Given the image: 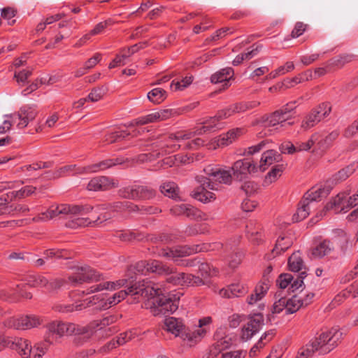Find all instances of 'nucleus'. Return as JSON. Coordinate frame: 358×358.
Wrapping results in <instances>:
<instances>
[{"label": "nucleus", "instance_id": "obj_62", "mask_svg": "<svg viewBox=\"0 0 358 358\" xmlns=\"http://www.w3.org/2000/svg\"><path fill=\"white\" fill-rule=\"evenodd\" d=\"M242 189L246 194L251 195L257 192L258 189V185L255 182L248 181L242 185Z\"/></svg>", "mask_w": 358, "mask_h": 358}, {"label": "nucleus", "instance_id": "obj_20", "mask_svg": "<svg viewBox=\"0 0 358 358\" xmlns=\"http://www.w3.org/2000/svg\"><path fill=\"white\" fill-rule=\"evenodd\" d=\"M215 343L213 348L218 352L228 348L232 343L231 337L226 334L224 328H220L214 336Z\"/></svg>", "mask_w": 358, "mask_h": 358}, {"label": "nucleus", "instance_id": "obj_31", "mask_svg": "<svg viewBox=\"0 0 358 358\" xmlns=\"http://www.w3.org/2000/svg\"><path fill=\"white\" fill-rule=\"evenodd\" d=\"M126 208L129 209V210L134 211L136 210H138L139 207L136 205H133L132 203H129V202H117L111 204H101L96 206V213H100L101 210H108V209H112L113 210H117L119 209H122Z\"/></svg>", "mask_w": 358, "mask_h": 358}, {"label": "nucleus", "instance_id": "obj_16", "mask_svg": "<svg viewBox=\"0 0 358 358\" xmlns=\"http://www.w3.org/2000/svg\"><path fill=\"white\" fill-rule=\"evenodd\" d=\"M264 325V317L262 314H254L249 317L248 322L242 329L241 338L243 341H248L254 334L259 331Z\"/></svg>", "mask_w": 358, "mask_h": 358}, {"label": "nucleus", "instance_id": "obj_22", "mask_svg": "<svg viewBox=\"0 0 358 358\" xmlns=\"http://www.w3.org/2000/svg\"><path fill=\"white\" fill-rule=\"evenodd\" d=\"M288 266L293 272H299L301 278L306 276L307 268L299 252H294L288 259Z\"/></svg>", "mask_w": 358, "mask_h": 358}, {"label": "nucleus", "instance_id": "obj_40", "mask_svg": "<svg viewBox=\"0 0 358 358\" xmlns=\"http://www.w3.org/2000/svg\"><path fill=\"white\" fill-rule=\"evenodd\" d=\"M292 244V241L290 237L287 236H281L279 238L276 242L275 247L273 250L272 252L273 254L278 255L281 251H285L287 248H289Z\"/></svg>", "mask_w": 358, "mask_h": 358}, {"label": "nucleus", "instance_id": "obj_12", "mask_svg": "<svg viewBox=\"0 0 358 358\" xmlns=\"http://www.w3.org/2000/svg\"><path fill=\"white\" fill-rule=\"evenodd\" d=\"M192 137H193V132L191 131H180L172 134L165 142L160 143L155 146L154 152H156L155 155L159 157L160 155L168 154L180 147V145L172 143L173 139L180 141L181 140L189 139Z\"/></svg>", "mask_w": 358, "mask_h": 358}, {"label": "nucleus", "instance_id": "obj_57", "mask_svg": "<svg viewBox=\"0 0 358 358\" xmlns=\"http://www.w3.org/2000/svg\"><path fill=\"white\" fill-rule=\"evenodd\" d=\"M129 134L123 131L111 132L106 136L105 141L108 143H113L125 138Z\"/></svg>", "mask_w": 358, "mask_h": 358}, {"label": "nucleus", "instance_id": "obj_29", "mask_svg": "<svg viewBox=\"0 0 358 358\" xmlns=\"http://www.w3.org/2000/svg\"><path fill=\"white\" fill-rule=\"evenodd\" d=\"M248 292V288L241 284H235L229 286L228 289H222L220 295L222 297L231 298L232 296L239 297Z\"/></svg>", "mask_w": 358, "mask_h": 358}, {"label": "nucleus", "instance_id": "obj_27", "mask_svg": "<svg viewBox=\"0 0 358 358\" xmlns=\"http://www.w3.org/2000/svg\"><path fill=\"white\" fill-rule=\"evenodd\" d=\"M331 189V188L329 186L318 187L315 189H313L306 192L303 199L310 201L312 203V206L315 208V201L320 199L322 197L327 196L329 194Z\"/></svg>", "mask_w": 358, "mask_h": 358}, {"label": "nucleus", "instance_id": "obj_4", "mask_svg": "<svg viewBox=\"0 0 358 358\" xmlns=\"http://www.w3.org/2000/svg\"><path fill=\"white\" fill-rule=\"evenodd\" d=\"M342 338L343 332L337 328L322 332L305 348H301L296 358H309L317 351H320V354H327L338 345Z\"/></svg>", "mask_w": 358, "mask_h": 358}, {"label": "nucleus", "instance_id": "obj_34", "mask_svg": "<svg viewBox=\"0 0 358 358\" xmlns=\"http://www.w3.org/2000/svg\"><path fill=\"white\" fill-rule=\"evenodd\" d=\"M333 250V244L329 241L324 240L312 250V255L315 257H322L329 255Z\"/></svg>", "mask_w": 358, "mask_h": 358}, {"label": "nucleus", "instance_id": "obj_46", "mask_svg": "<svg viewBox=\"0 0 358 358\" xmlns=\"http://www.w3.org/2000/svg\"><path fill=\"white\" fill-rule=\"evenodd\" d=\"M138 190L139 186L138 187H128L120 190V194L122 197L129 199H138Z\"/></svg>", "mask_w": 358, "mask_h": 358}, {"label": "nucleus", "instance_id": "obj_23", "mask_svg": "<svg viewBox=\"0 0 358 358\" xmlns=\"http://www.w3.org/2000/svg\"><path fill=\"white\" fill-rule=\"evenodd\" d=\"M339 131L337 130L332 131L327 134H320L317 141L316 148L320 152H324L329 149L333 145L334 141L338 137Z\"/></svg>", "mask_w": 358, "mask_h": 358}, {"label": "nucleus", "instance_id": "obj_17", "mask_svg": "<svg viewBox=\"0 0 358 358\" xmlns=\"http://www.w3.org/2000/svg\"><path fill=\"white\" fill-rule=\"evenodd\" d=\"M40 324V319L36 315H25L20 317H10L6 321V326L15 329H28Z\"/></svg>", "mask_w": 358, "mask_h": 358}, {"label": "nucleus", "instance_id": "obj_33", "mask_svg": "<svg viewBox=\"0 0 358 358\" xmlns=\"http://www.w3.org/2000/svg\"><path fill=\"white\" fill-rule=\"evenodd\" d=\"M315 208L312 206V203L305 200L304 199L301 202V206L298 208L296 214L293 216V220L294 222H299L303 220L310 214V211Z\"/></svg>", "mask_w": 358, "mask_h": 358}, {"label": "nucleus", "instance_id": "obj_54", "mask_svg": "<svg viewBox=\"0 0 358 358\" xmlns=\"http://www.w3.org/2000/svg\"><path fill=\"white\" fill-rule=\"evenodd\" d=\"M243 254L240 252H235L227 257L228 265L231 268H236L241 262Z\"/></svg>", "mask_w": 358, "mask_h": 358}, {"label": "nucleus", "instance_id": "obj_7", "mask_svg": "<svg viewBox=\"0 0 358 358\" xmlns=\"http://www.w3.org/2000/svg\"><path fill=\"white\" fill-rule=\"evenodd\" d=\"M210 245L203 244L196 245L194 248L188 246H176L174 248H160L157 250V255L159 257L168 259L176 261L178 258L190 255L193 253L207 251L210 249Z\"/></svg>", "mask_w": 358, "mask_h": 358}, {"label": "nucleus", "instance_id": "obj_45", "mask_svg": "<svg viewBox=\"0 0 358 358\" xmlns=\"http://www.w3.org/2000/svg\"><path fill=\"white\" fill-rule=\"evenodd\" d=\"M178 187L174 182L164 183L161 186V192L165 196L175 199L177 196Z\"/></svg>", "mask_w": 358, "mask_h": 358}, {"label": "nucleus", "instance_id": "obj_41", "mask_svg": "<svg viewBox=\"0 0 358 358\" xmlns=\"http://www.w3.org/2000/svg\"><path fill=\"white\" fill-rule=\"evenodd\" d=\"M331 110V107L330 104L327 103H322L313 110L314 115L317 117L318 116L320 121L327 117L329 115Z\"/></svg>", "mask_w": 358, "mask_h": 358}, {"label": "nucleus", "instance_id": "obj_56", "mask_svg": "<svg viewBox=\"0 0 358 358\" xmlns=\"http://www.w3.org/2000/svg\"><path fill=\"white\" fill-rule=\"evenodd\" d=\"M37 113L36 110L31 107H23L20 109L18 113V117H22L27 118L29 121L33 120Z\"/></svg>", "mask_w": 358, "mask_h": 358}, {"label": "nucleus", "instance_id": "obj_24", "mask_svg": "<svg viewBox=\"0 0 358 358\" xmlns=\"http://www.w3.org/2000/svg\"><path fill=\"white\" fill-rule=\"evenodd\" d=\"M8 341H10V344L8 347L17 350L21 357L23 358L31 357L32 350L27 340H24L21 338H15L13 341L9 339H8Z\"/></svg>", "mask_w": 358, "mask_h": 358}, {"label": "nucleus", "instance_id": "obj_15", "mask_svg": "<svg viewBox=\"0 0 358 358\" xmlns=\"http://www.w3.org/2000/svg\"><path fill=\"white\" fill-rule=\"evenodd\" d=\"M179 114L177 109H165L140 117L135 122L136 124H146L164 121Z\"/></svg>", "mask_w": 358, "mask_h": 358}, {"label": "nucleus", "instance_id": "obj_14", "mask_svg": "<svg viewBox=\"0 0 358 358\" xmlns=\"http://www.w3.org/2000/svg\"><path fill=\"white\" fill-rule=\"evenodd\" d=\"M136 269L141 273L151 272L164 275L173 272V267L155 259L138 262L136 265Z\"/></svg>", "mask_w": 358, "mask_h": 358}, {"label": "nucleus", "instance_id": "obj_19", "mask_svg": "<svg viewBox=\"0 0 358 358\" xmlns=\"http://www.w3.org/2000/svg\"><path fill=\"white\" fill-rule=\"evenodd\" d=\"M117 185L113 179L106 176H100L92 178L87 185L90 191H105Z\"/></svg>", "mask_w": 358, "mask_h": 358}, {"label": "nucleus", "instance_id": "obj_26", "mask_svg": "<svg viewBox=\"0 0 358 358\" xmlns=\"http://www.w3.org/2000/svg\"><path fill=\"white\" fill-rule=\"evenodd\" d=\"M280 160V155L278 154L276 151L268 150L263 153L259 162V165L257 166L258 170L264 171L268 166Z\"/></svg>", "mask_w": 358, "mask_h": 358}, {"label": "nucleus", "instance_id": "obj_3", "mask_svg": "<svg viewBox=\"0 0 358 358\" xmlns=\"http://www.w3.org/2000/svg\"><path fill=\"white\" fill-rule=\"evenodd\" d=\"M94 207L90 205L78 206L60 204L58 206H52L46 212L42 213L37 217H34V222H45L59 215H69L73 217L66 223L69 228H77L80 227H86L92 222L89 218L83 216L90 213Z\"/></svg>", "mask_w": 358, "mask_h": 358}, {"label": "nucleus", "instance_id": "obj_2", "mask_svg": "<svg viewBox=\"0 0 358 358\" xmlns=\"http://www.w3.org/2000/svg\"><path fill=\"white\" fill-rule=\"evenodd\" d=\"M139 295L147 299L145 306L151 313L157 315L170 314L178 308L180 296L169 294L165 296L159 286L152 282H138L130 286L127 290H121L111 296L107 297V301L102 303L101 308H109L125 299L129 295Z\"/></svg>", "mask_w": 358, "mask_h": 358}, {"label": "nucleus", "instance_id": "obj_37", "mask_svg": "<svg viewBox=\"0 0 358 358\" xmlns=\"http://www.w3.org/2000/svg\"><path fill=\"white\" fill-rule=\"evenodd\" d=\"M27 282L29 285L34 287H45L48 289L49 280L40 274H32L27 277Z\"/></svg>", "mask_w": 358, "mask_h": 358}, {"label": "nucleus", "instance_id": "obj_42", "mask_svg": "<svg viewBox=\"0 0 358 358\" xmlns=\"http://www.w3.org/2000/svg\"><path fill=\"white\" fill-rule=\"evenodd\" d=\"M31 74L32 69L28 68L20 71H15L14 78L19 85H23L27 83V79L31 76Z\"/></svg>", "mask_w": 358, "mask_h": 358}, {"label": "nucleus", "instance_id": "obj_21", "mask_svg": "<svg viewBox=\"0 0 358 358\" xmlns=\"http://www.w3.org/2000/svg\"><path fill=\"white\" fill-rule=\"evenodd\" d=\"M245 132L243 128H236L229 131L227 133L224 134L218 137L217 139L214 141L216 145L213 146L215 149L216 146H227L235 141L239 136H242Z\"/></svg>", "mask_w": 358, "mask_h": 358}, {"label": "nucleus", "instance_id": "obj_5", "mask_svg": "<svg viewBox=\"0 0 358 358\" xmlns=\"http://www.w3.org/2000/svg\"><path fill=\"white\" fill-rule=\"evenodd\" d=\"M212 322L210 317H206L199 321L198 329L192 332L187 331L183 323L176 317H168L164 320V326L166 331L180 337L182 340H187L191 343H196L200 341L209 330L210 324Z\"/></svg>", "mask_w": 358, "mask_h": 358}, {"label": "nucleus", "instance_id": "obj_18", "mask_svg": "<svg viewBox=\"0 0 358 358\" xmlns=\"http://www.w3.org/2000/svg\"><path fill=\"white\" fill-rule=\"evenodd\" d=\"M127 284V279H120L115 282L106 281L94 285L89 287L85 291L82 292V295H88L94 292H101L103 290H117Z\"/></svg>", "mask_w": 358, "mask_h": 358}, {"label": "nucleus", "instance_id": "obj_11", "mask_svg": "<svg viewBox=\"0 0 358 358\" xmlns=\"http://www.w3.org/2000/svg\"><path fill=\"white\" fill-rule=\"evenodd\" d=\"M69 279L73 285H78L83 282L99 281L101 279V275L90 266H84L76 267L73 274Z\"/></svg>", "mask_w": 358, "mask_h": 358}, {"label": "nucleus", "instance_id": "obj_51", "mask_svg": "<svg viewBox=\"0 0 358 358\" xmlns=\"http://www.w3.org/2000/svg\"><path fill=\"white\" fill-rule=\"evenodd\" d=\"M352 56L349 55H338L329 62V65L336 67H341L345 64L350 62L352 60Z\"/></svg>", "mask_w": 358, "mask_h": 358}, {"label": "nucleus", "instance_id": "obj_61", "mask_svg": "<svg viewBox=\"0 0 358 358\" xmlns=\"http://www.w3.org/2000/svg\"><path fill=\"white\" fill-rule=\"evenodd\" d=\"M4 208L6 209V212L8 213H25L29 210V208L27 206L20 204H17L15 206L11 205L10 206H6Z\"/></svg>", "mask_w": 358, "mask_h": 358}, {"label": "nucleus", "instance_id": "obj_28", "mask_svg": "<svg viewBox=\"0 0 358 358\" xmlns=\"http://www.w3.org/2000/svg\"><path fill=\"white\" fill-rule=\"evenodd\" d=\"M234 76V70L231 68L222 69L211 76L213 83H224V87H228L229 80Z\"/></svg>", "mask_w": 358, "mask_h": 358}, {"label": "nucleus", "instance_id": "obj_47", "mask_svg": "<svg viewBox=\"0 0 358 358\" xmlns=\"http://www.w3.org/2000/svg\"><path fill=\"white\" fill-rule=\"evenodd\" d=\"M319 138V134L315 133L311 136L310 138L303 143H297V151H307L309 150L315 144H317V141Z\"/></svg>", "mask_w": 358, "mask_h": 358}, {"label": "nucleus", "instance_id": "obj_50", "mask_svg": "<svg viewBox=\"0 0 358 358\" xmlns=\"http://www.w3.org/2000/svg\"><path fill=\"white\" fill-rule=\"evenodd\" d=\"M109 24H110V21H108V20L99 22V24H97L95 26V27L89 34L85 35L81 40L86 41V40L90 39L91 36H94V35L101 34L103 31V30L105 29V28Z\"/></svg>", "mask_w": 358, "mask_h": 358}, {"label": "nucleus", "instance_id": "obj_30", "mask_svg": "<svg viewBox=\"0 0 358 358\" xmlns=\"http://www.w3.org/2000/svg\"><path fill=\"white\" fill-rule=\"evenodd\" d=\"M170 211L174 215H185L188 217H194L197 213L195 208L185 203L177 204L173 206Z\"/></svg>", "mask_w": 358, "mask_h": 358}, {"label": "nucleus", "instance_id": "obj_64", "mask_svg": "<svg viewBox=\"0 0 358 358\" xmlns=\"http://www.w3.org/2000/svg\"><path fill=\"white\" fill-rule=\"evenodd\" d=\"M133 338H134V334L132 331L122 333L118 336L117 339V344L120 345H123L131 341Z\"/></svg>", "mask_w": 358, "mask_h": 358}, {"label": "nucleus", "instance_id": "obj_44", "mask_svg": "<svg viewBox=\"0 0 358 358\" xmlns=\"http://www.w3.org/2000/svg\"><path fill=\"white\" fill-rule=\"evenodd\" d=\"M203 285H205V282L199 276L184 273V285L201 286Z\"/></svg>", "mask_w": 358, "mask_h": 358}, {"label": "nucleus", "instance_id": "obj_43", "mask_svg": "<svg viewBox=\"0 0 358 358\" xmlns=\"http://www.w3.org/2000/svg\"><path fill=\"white\" fill-rule=\"evenodd\" d=\"M166 281L174 285H184V273H178L173 268V272L166 275Z\"/></svg>", "mask_w": 358, "mask_h": 358}, {"label": "nucleus", "instance_id": "obj_6", "mask_svg": "<svg viewBox=\"0 0 358 358\" xmlns=\"http://www.w3.org/2000/svg\"><path fill=\"white\" fill-rule=\"evenodd\" d=\"M357 203L358 198H357L355 194L348 196V194L345 192L339 193L315 217L311 220V222L313 224L317 223L325 215L326 212L330 209H334L336 213H346Z\"/></svg>", "mask_w": 358, "mask_h": 358}, {"label": "nucleus", "instance_id": "obj_1", "mask_svg": "<svg viewBox=\"0 0 358 358\" xmlns=\"http://www.w3.org/2000/svg\"><path fill=\"white\" fill-rule=\"evenodd\" d=\"M233 173L229 170L208 166L203 169L205 176H199L196 180L199 186L192 192V196L198 201L207 203L215 199V194L212 191H219L222 185H230L233 177L242 180L248 175L257 173L258 167L249 159L237 160L231 166Z\"/></svg>", "mask_w": 358, "mask_h": 358}, {"label": "nucleus", "instance_id": "obj_39", "mask_svg": "<svg viewBox=\"0 0 358 358\" xmlns=\"http://www.w3.org/2000/svg\"><path fill=\"white\" fill-rule=\"evenodd\" d=\"M166 92L162 88H155L148 93V99L154 103H160L166 99Z\"/></svg>", "mask_w": 358, "mask_h": 358}, {"label": "nucleus", "instance_id": "obj_49", "mask_svg": "<svg viewBox=\"0 0 358 358\" xmlns=\"http://www.w3.org/2000/svg\"><path fill=\"white\" fill-rule=\"evenodd\" d=\"M320 122V120L318 116L317 117L314 115V112L312 110L302 122L301 127L306 130L314 127Z\"/></svg>", "mask_w": 358, "mask_h": 358}, {"label": "nucleus", "instance_id": "obj_55", "mask_svg": "<svg viewBox=\"0 0 358 358\" xmlns=\"http://www.w3.org/2000/svg\"><path fill=\"white\" fill-rule=\"evenodd\" d=\"M66 255V251H65L64 250H56L54 249H51V250H48L45 251L44 258L45 259H52V258H56V259L67 258Z\"/></svg>", "mask_w": 358, "mask_h": 358}, {"label": "nucleus", "instance_id": "obj_13", "mask_svg": "<svg viewBox=\"0 0 358 358\" xmlns=\"http://www.w3.org/2000/svg\"><path fill=\"white\" fill-rule=\"evenodd\" d=\"M47 329L48 335L46 338V342L53 343L55 340L61 338L65 334L71 335L75 329L74 324L66 323L62 321H53L48 324Z\"/></svg>", "mask_w": 358, "mask_h": 358}, {"label": "nucleus", "instance_id": "obj_63", "mask_svg": "<svg viewBox=\"0 0 358 358\" xmlns=\"http://www.w3.org/2000/svg\"><path fill=\"white\" fill-rule=\"evenodd\" d=\"M306 28V24L303 22H298L296 23L294 29L292 31V36L293 38H297L302 35L305 31Z\"/></svg>", "mask_w": 358, "mask_h": 358}, {"label": "nucleus", "instance_id": "obj_38", "mask_svg": "<svg viewBox=\"0 0 358 358\" xmlns=\"http://www.w3.org/2000/svg\"><path fill=\"white\" fill-rule=\"evenodd\" d=\"M286 314H291L296 312L303 306L302 298L298 295H294L292 298L287 299Z\"/></svg>", "mask_w": 358, "mask_h": 358}, {"label": "nucleus", "instance_id": "obj_35", "mask_svg": "<svg viewBox=\"0 0 358 358\" xmlns=\"http://www.w3.org/2000/svg\"><path fill=\"white\" fill-rule=\"evenodd\" d=\"M197 271L200 275L199 276L204 280L205 284H206L208 278L216 275L217 273L214 267L206 262L200 263L198 265Z\"/></svg>", "mask_w": 358, "mask_h": 358}, {"label": "nucleus", "instance_id": "obj_59", "mask_svg": "<svg viewBox=\"0 0 358 358\" xmlns=\"http://www.w3.org/2000/svg\"><path fill=\"white\" fill-rule=\"evenodd\" d=\"M155 192L146 187L139 186L138 199L142 200H147L153 198Z\"/></svg>", "mask_w": 358, "mask_h": 358}, {"label": "nucleus", "instance_id": "obj_9", "mask_svg": "<svg viewBox=\"0 0 358 358\" xmlns=\"http://www.w3.org/2000/svg\"><path fill=\"white\" fill-rule=\"evenodd\" d=\"M86 306L82 302H78L74 304H57L55 306V310L61 313H71L74 310H81L83 308L90 306H96V308L99 310H106L107 308H101L102 303L107 301V297L103 294H96L86 299L85 301Z\"/></svg>", "mask_w": 358, "mask_h": 358}, {"label": "nucleus", "instance_id": "obj_32", "mask_svg": "<svg viewBox=\"0 0 358 358\" xmlns=\"http://www.w3.org/2000/svg\"><path fill=\"white\" fill-rule=\"evenodd\" d=\"M220 120L217 117V114L215 117H210L202 124L203 125L196 129L195 132L193 133V136L194 134H203L207 131H210L215 129L221 128V126L219 125L218 122Z\"/></svg>", "mask_w": 358, "mask_h": 358}, {"label": "nucleus", "instance_id": "obj_60", "mask_svg": "<svg viewBox=\"0 0 358 358\" xmlns=\"http://www.w3.org/2000/svg\"><path fill=\"white\" fill-rule=\"evenodd\" d=\"M293 280V276L289 273L281 274L278 280L277 283L279 285L281 289L286 288L289 285H291Z\"/></svg>", "mask_w": 358, "mask_h": 358}, {"label": "nucleus", "instance_id": "obj_53", "mask_svg": "<svg viewBox=\"0 0 358 358\" xmlns=\"http://www.w3.org/2000/svg\"><path fill=\"white\" fill-rule=\"evenodd\" d=\"M106 92V90L104 87H95L92 90L87 98L88 99V101L96 102L103 97Z\"/></svg>", "mask_w": 358, "mask_h": 358}, {"label": "nucleus", "instance_id": "obj_10", "mask_svg": "<svg viewBox=\"0 0 358 358\" xmlns=\"http://www.w3.org/2000/svg\"><path fill=\"white\" fill-rule=\"evenodd\" d=\"M113 317H108L103 318L101 321H94L87 326H80L74 324L75 329L73 334L76 336L75 342L78 344L83 343L87 341L95 332V329L99 325L106 326L109 325L113 322Z\"/></svg>", "mask_w": 358, "mask_h": 358}, {"label": "nucleus", "instance_id": "obj_8", "mask_svg": "<svg viewBox=\"0 0 358 358\" xmlns=\"http://www.w3.org/2000/svg\"><path fill=\"white\" fill-rule=\"evenodd\" d=\"M122 161L120 159H106L99 163L92 164L83 168H76V165H66L59 168L55 173V177H60L66 173L75 171L76 173H94L99 170H104L116 164H121Z\"/></svg>", "mask_w": 358, "mask_h": 358}, {"label": "nucleus", "instance_id": "obj_36", "mask_svg": "<svg viewBox=\"0 0 358 358\" xmlns=\"http://www.w3.org/2000/svg\"><path fill=\"white\" fill-rule=\"evenodd\" d=\"M358 169V162H353L349 166L340 170L334 176V180L336 182H341L346 180L350 176H351Z\"/></svg>", "mask_w": 358, "mask_h": 358}, {"label": "nucleus", "instance_id": "obj_52", "mask_svg": "<svg viewBox=\"0 0 358 358\" xmlns=\"http://www.w3.org/2000/svg\"><path fill=\"white\" fill-rule=\"evenodd\" d=\"M36 187L32 186H25L19 191L10 192V199L24 198L33 194L36 190Z\"/></svg>", "mask_w": 358, "mask_h": 358}, {"label": "nucleus", "instance_id": "obj_48", "mask_svg": "<svg viewBox=\"0 0 358 358\" xmlns=\"http://www.w3.org/2000/svg\"><path fill=\"white\" fill-rule=\"evenodd\" d=\"M193 81L192 76H186L180 81L173 80L171 87L174 90H183L187 87Z\"/></svg>", "mask_w": 358, "mask_h": 358}, {"label": "nucleus", "instance_id": "obj_25", "mask_svg": "<svg viewBox=\"0 0 358 358\" xmlns=\"http://www.w3.org/2000/svg\"><path fill=\"white\" fill-rule=\"evenodd\" d=\"M289 120L288 116L282 115L280 111H275L270 116H268L265 120V126L268 127H275L274 129H278L281 127H286L287 125H292L293 122L286 121Z\"/></svg>", "mask_w": 358, "mask_h": 358}, {"label": "nucleus", "instance_id": "obj_58", "mask_svg": "<svg viewBox=\"0 0 358 358\" xmlns=\"http://www.w3.org/2000/svg\"><path fill=\"white\" fill-rule=\"evenodd\" d=\"M287 298L281 297L277 301H275L271 308V312L273 314L280 313L283 310L286 311L287 306Z\"/></svg>", "mask_w": 358, "mask_h": 358}]
</instances>
